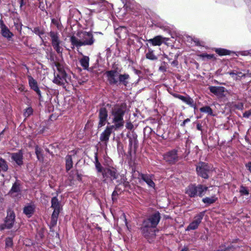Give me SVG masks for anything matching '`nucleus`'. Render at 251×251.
I'll list each match as a JSON object with an SVG mask.
<instances>
[{"label": "nucleus", "mask_w": 251, "mask_h": 251, "mask_svg": "<svg viewBox=\"0 0 251 251\" xmlns=\"http://www.w3.org/2000/svg\"><path fill=\"white\" fill-rule=\"evenodd\" d=\"M163 57H164V58H167V59H168V56H167L166 54H164L163 55Z\"/></svg>", "instance_id": "obj_53"}, {"label": "nucleus", "mask_w": 251, "mask_h": 251, "mask_svg": "<svg viewBox=\"0 0 251 251\" xmlns=\"http://www.w3.org/2000/svg\"><path fill=\"white\" fill-rule=\"evenodd\" d=\"M215 52L221 56L229 55L231 53V51L221 48L216 49Z\"/></svg>", "instance_id": "obj_31"}, {"label": "nucleus", "mask_w": 251, "mask_h": 251, "mask_svg": "<svg viewBox=\"0 0 251 251\" xmlns=\"http://www.w3.org/2000/svg\"><path fill=\"white\" fill-rule=\"evenodd\" d=\"M197 128H198L199 130H201V127H200V126H199V125H197Z\"/></svg>", "instance_id": "obj_54"}, {"label": "nucleus", "mask_w": 251, "mask_h": 251, "mask_svg": "<svg viewBox=\"0 0 251 251\" xmlns=\"http://www.w3.org/2000/svg\"><path fill=\"white\" fill-rule=\"evenodd\" d=\"M51 207L54 209L53 211L60 212V203L56 197H54L51 199Z\"/></svg>", "instance_id": "obj_23"}, {"label": "nucleus", "mask_w": 251, "mask_h": 251, "mask_svg": "<svg viewBox=\"0 0 251 251\" xmlns=\"http://www.w3.org/2000/svg\"><path fill=\"white\" fill-rule=\"evenodd\" d=\"M163 157L165 161L169 164H174L179 159L177 151L175 150L166 152L164 154Z\"/></svg>", "instance_id": "obj_8"}, {"label": "nucleus", "mask_w": 251, "mask_h": 251, "mask_svg": "<svg viewBox=\"0 0 251 251\" xmlns=\"http://www.w3.org/2000/svg\"><path fill=\"white\" fill-rule=\"evenodd\" d=\"M57 72L54 73L53 82L58 85L65 87L66 84L71 82V76H69L64 70L63 65L60 62H54Z\"/></svg>", "instance_id": "obj_4"}, {"label": "nucleus", "mask_w": 251, "mask_h": 251, "mask_svg": "<svg viewBox=\"0 0 251 251\" xmlns=\"http://www.w3.org/2000/svg\"><path fill=\"white\" fill-rule=\"evenodd\" d=\"M173 96L181 100L182 101L191 106H194V101L189 96H183L179 94H173Z\"/></svg>", "instance_id": "obj_17"}, {"label": "nucleus", "mask_w": 251, "mask_h": 251, "mask_svg": "<svg viewBox=\"0 0 251 251\" xmlns=\"http://www.w3.org/2000/svg\"><path fill=\"white\" fill-rule=\"evenodd\" d=\"M188 251L187 249L185 248V249H183L181 251Z\"/></svg>", "instance_id": "obj_55"}, {"label": "nucleus", "mask_w": 251, "mask_h": 251, "mask_svg": "<svg viewBox=\"0 0 251 251\" xmlns=\"http://www.w3.org/2000/svg\"><path fill=\"white\" fill-rule=\"evenodd\" d=\"M177 56L176 55V59L174 60L172 62V64L174 66H176L177 65V61L176 60Z\"/></svg>", "instance_id": "obj_49"}, {"label": "nucleus", "mask_w": 251, "mask_h": 251, "mask_svg": "<svg viewBox=\"0 0 251 251\" xmlns=\"http://www.w3.org/2000/svg\"><path fill=\"white\" fill-rule=\"evenodd\" d=\"M15 216L14 212L9 210L7 211V215L4 221V226L5 228H10L13 226L15 221Z\"/></svg>", "instance_id": "obj_13"}, {"label": "nucleus", "mask_w": 251, "mask_h": 251, "mask_svg": "<svg viewBox=\"0 0 251 251\" xmlns=\"http://www.w3.org/2000/svg\"><path fill=\"white\" fill-rule=\"evenodd\" d=\"M5 246L6 247L11 248L13 246V240L11 238L8 237L5 239Z\"/></svg>", "instance_id": "obj_39"}, {"label": "nucleus", "mask_w": 251, "mask_h": 251, "mask_svg": "<svg viewBox=\"0 0 251 251\" xmlns=\"http://www.w3.org/2000/svg\"><path fill=\"white\" fill-rule=\"evenodd\" d=\"M203 57H206L208 58L211 59L214 57L213 54H203L202 55Z\"/></svg>", "instance_id": "obj_46"}, {"label": "nucleus", "mask_w": 251, "mask_h": 251, "mask_svg": "<svg viewBox=\"0 0 251 251\" xmlns=\"http://www.w3.org/2000/svg\"><path fill=\"white\" fill-rule=\"evenodd\" d=\"M189 122H190V119H189L187 118V119H185V120L183 122L182 124H181V126H185V124H186L187 123Z\"/></svg>", "instance_id": "obj_48"}, {"label": "nucleus", "mask_w": 251, "mask_h": 251, "mask_svg": "<svg viewBox=\"0 0 251 251\" xmlns=\"http://www.w3.org/2000/svg\"><path fill=\"white\" fill-rule=\"evenodd\" d=\"M32 31L36 34L38 35L39 36H40L41 35H43L44 33V31L40 29L39 27L34 28Z\"/></svg>", "instance_id": "obj_40"}, {"label": "nucleus", "mask_w": 251, "mask_h": 251, "mask_svg": "<svg viewBox=\"0 0 251 251\" xmlns=\"http://www.w3.org/2000/svg\"><path fill=\"white\" fill-rule=\"evenodd\" d=\"M218 198L215 196V195H212L211 197H206L203 198L202 200V201L203 203L211 204L214 203L217 200Z\"/></svg>", "instance_id": "obj_27"}, {"label": "nucleus", "mask_w": 251, "mask_h": 251, "mask_svg": "<svg viewBox=\"0 0 251 251\" xmlns=\"http://www.w3.org/2000/svg\"><path fill=\"white\" fill-rule=\"evenodd\" d=\"M247 169L251 173V162H249L245 164Z\"/></svg>", "instance_id": "obj_44"}, {"label": "nucleus", "mask_w": 251, "mask_h": 251, "mask_svg": "<svg viewBox=\"0 0 251 251\" xmlns=\"http://www.w3.org/2000/svg\"><path fill=\"white\" fill-rule=\"evenodd\" d=\"M95 166L98 172L102 173L103 170H102V166L100 163L99 162L97 156H96Z\"/></svg>", "instance_id": "obj_37"}, {"label": "nucleus", "mask_w": 251, "mask_h": 251, "mask_svg": "<svg viewBox=\"0 0 251 251\" xmlns=\"http://www.w3.org/2000/svg\"><path fill=\"white\" fill-rule=\"evenodd\" d=\"M251 53V51L246 50L241 52L240 54L242 55L246 56L248 55Z\"/></svg>", "instance_id": "obj_45"}, {"label": "nucleus", "mask_w": 251, "mask_h": 251, "mask_svg": "<svg viewBox=\"0 0 251 251\" xmlns=\"http://www.w3.org/2000/svg\"><path fill=\"white\" fill-rule=\"evenodd\" d=\"M21 1H22V0H21Z\"/></svg>", "instance_id": "obj_57"}, {"label": "nucleus", "mask_w": 251, "mask_h": 251, "mask_svg": "<svg viewBox=\"0 0 251 251\" xmlns=\"http://www.w3.org/2000/svg\"><path fill=\"white\" fill-rule=\"evenodd\" d=\"M216 251H228V248H225L223 249H218Z\"/></svg>", "instance_id": "obj_51"}, {"label": "nucleus", "mask_w": 251, "mask_h": 251, "mask_svg": "<svg viewBox=\"0 0 251 251\" xmlns=\"http://www.w3.org/2000/svg\"><path fill=\"white\" fill-rule=\"evenodd\" d=\"M239 192L242 195H248L249 194L248 189L243 186L240 187Z\"/></svg>", "instance_id": "obj_38"}, {"label": "nucleus", "mask_w": 251, "mask_h": 251, "mask_svg": "<svg viewBox=\"0 0 251 251\" xmlns=\"http://www.w3.org/2000/svg\"><path fill=\"white\" fill-rule=\"evenodd\" d=\"M12 158L18 165L22 164L23 154L21 151L13 153Z\"/></svg>", "instance_id": "obj_26"}, {"label": "nucleus", "mask_w": 251, "mask_h": 251, "mask_svg": "<svg viewBox=\"0 0 251 251\" xmlns=\"http://www.w3.org/2000/svg\"><path fill=\"white\" fill-rule=\"evenodd\" d=\"M18 90L20 92H23L25 90V87L22 85H19V86H18Z\"/></svg>", "instance_id": "obj_47"}, {"label": "nucleus", "mask_w": 251, "mask_h": 251, "mask_svg": "<svg viewBox=\"0 0 251 251\" xmlns=\"http://www.w3.org/2000/svg\"><path fill=\"white\" fill-rule=\"evenodd\" d=\"M185 193L190 197H195L197 196L196 186L189 185L186 189Z\"/></svg>", "instance_id": "obj_22"}, {"label": "nucleus", "mask_w": 251, "mask_h": 251, "mask_svg": "<svg viewBox=\"0 0 251 251\" xmlns=\"http://www.w3.org/2000/svg\"><path fill=\"white\" fill-rule=\"evenodd\" d=\"M59 212H56V211L53 212L52 215H51V223H50L52 226H54L55 225H56L57 222Z\"/></svg>", "instance_id": "obj_32"}, {"label": "nucleus", "mask_w": 251, "mask_h": 251, "mask_svg": "<svg viewBox=\"0 0 251 251\" xmlns=\"http://www.w3.org/2000/svg\"><path fill=\"white\" fill-rule=\"evenodd\" d=\"M35 153L38 159L42 161L43 160V156L42 153V150L38 147H36L35 148Z\"/></svg>", "instance_id": "obj_34"}, {"label": "nucleus", "mask_w": 251, "mask_h": 251, "mask_svg": "<svg viewBox=\"0 0 251 251\" xmlns=\"http://www.w3.org/2000/svg\"><path fill=\"white\" fill-rule=\"evenodd\" d=\"M146 58L151 60H155L157 59V57L153 53V51L151 49L149 50V51L146 54Z\"/></svg>", "instance_id": "obj_33"}, {"label": "nucleus", "mask_w": 251, "mask_h": 251, "mask_svg": "<svg viewBox=\"0 0 251 251\" xmlns=\"http://www.w3.org/2000/svg\"><path fill=\"white\" fill-rule=\"evenodd\" d=\"M194 42L195 43H196L197 45H199V41L198 39H196V40H195Z\"/></svg>", "instance_id": "obj_52"}, {"label": "nucleus", "mask_w": 251, "mask_h": 251, "mask_svg": "<svg viewBox=\"0 0 251 251\" xmlns=\"http://www.w3.org/2000/svg\"><path fill=\"white\" fill-rule=\"evenodd\" d=\"M251 115V109L248 111H246L243 114V117L245 118H249Z\"/></svg>", "instance_id": "obj_43"}, {"label": "nucleus", "mask_w": 251, "mask_h": 251, "mask_svg": "<svg viewBox=\"0 0 251 251\" xmlns=\"http://www.w3.org/2000/svg\"><path fill=\"white\" fill-rule=\"evenodd\" d=\"M196 170L199 176L205 179L208 178V173L210 171V167L207 164L204 162L200 163L197 166Z\"/></svg>", "instance_id": "obj_6"}, {"label": "nucleus", "mask_w": 251, "mask_h": 251, "mask_svg": "<svg viewBox=\"0 0 251 251\" xmlns=\"http://www.w3.org/2000/svg\"><path fill=\"white\" fill-rule=\"evenodd\" d=\"M209 89L211 93L220 97L224 96V93L226 91L225 88L221 86H210Z\"/></svg>", "instance_id": "obj_16"}, {"label": "nucleus", "mask_w": 251, "mask_h": 251, "mask_svg": "<svg viewBox=\"0 0 251 251\" xmlns=\"http://www.w3.org/2000/svg\"><path fill=\"white\" fill-rule=\"evenodd\" d=\"M197 196L201 197H202L205 194L206 192L208 190V187L203 186L201 184L198 185L196 186Z\"/></svg>", "instance_id": "obj_21"}, {"label": "nucleus", "mask_w": 251, "mask_h": 251, "mask_svg": "<svg viewBox=\"0 0 251 251\" xmlns=\"http://www.w3.org/2000/svg\"><path fill=\"white\" fill-rule=\"evenodd\" d=\"M126 109V104L122 103L115 105L111 109V114L112 117V126L115 127L116 130L123 127L124 125V115Z\"/></svg>", "instance_id": "obj_2"}, {"label": "nucleus", "mask_w": 251, "mask_h": 251, "mask_svg": "<svg viewBox=\"0 0 251 251\" xmlns=\"http://www.w3.org/2000/svg\"><path fill=\"white\" fill-rule=\"evenodd\" d=\"M108 117V112L105 107H101L99 110L98 127L104 126L106 123Z\"/></svg>", "instance_id": "obj_11"}, {"label": "nucleus", "mask_w": 251, "mask_h": 251, "mask_svg": "<svg viewBox=\"0 0 251 251\" xmlns=\"http://www.w3.org/2000/svg\"><path fill=\"white\" fill-rule=\"evenodd\" d=\"M32 109L31 107H28L27 109H26L25 111V116L28 117L32 114Z\"/></svg>", "instance_id": "obj_41"}, {"label": "nucleus", "mask_w": 251, "mask_h": 251, "mask_svg": "<svg viewBox=\"0 0 251 251\" xmlns=\"http://www.w3.org/2000/svg\"><path fill=\"white\" fill-rule=\"evenodd\" d=\"M0 169L4 171H6L8 169L6 162L2 158H0Z\"/></svg>", "instance_id": "obj_35"}, {"label": "nucleus", "mask_w": 251, "mask_h": 251, "mask_svg": "<svg viewBox=\"0 0 251 251\" xmlns=\"http://www.w3.org/2000/svg\"><path fill=\"white\" fill-rule=\"evenodd\" d=\"M129 75L127 74H119L118 82L126 86L129 83Z\"/></svg>", "instance_id": "obj_20"}, {"label": "nucleus", "mask_w": 251, "mask_h": 251, "mask_svg": "<svg viewBox=\"0 0 251 251\" xmlns=\"http://www.w3.org/2000/svg\"><path fill=\"white\" fill-rule=\"evenodd\" d=\"M228 74L230 75L234 80H238L239 79L238 77L245 76V75L243 74L241 72H237L236 71L228 72Z\"/></svg>", "instance_id": "obj_28"}, {"label": "nucleus", "mask_w": 251, "mask_h": 251, "mask_svg": "<svg viewBox=\"0 0 251 251\" xmlns=\"http://www.w3.org/2000/svg\"><path fill=\"white\" fill-rule=\"evenodd\" d=\"M126 127L128 129L131 130L133 128V125L130 122H128L126 123Z\"/></svg>", "instance_id": "obj_42"}, {"label": "nucleus", "mask_w": 251, "mask_h": 251, "mask_svg": "<svg viewBox=\"0 0 251 251\" xmlns=\"http://www.w3.org/2000/svg\"><path fill=\"white\" fill-rule=\"evenodd\" d=\"M73 160L72 156L68 155L66 157V169L67 171H69L73 167Z\"/></svg>", "instance_id": "obj_29"}, {"label": "nucleus", "mask_w": 251, "mask_h": 251, "mask_svg": "<svg viewBox=\"0 0 251 251\" xmlns=\"http://www.w3.org/2000/svg\"><path fill=\"white\" fill-rule=\"evenodd\" d=\"M103 177L105 181L106 178L110 176L111 179H115L118 178V174L116 169L114 168H106L103 170L102 171Z\"/></svg>", "instance_id": "obj_10"}, {"label": "nucleus", "mask_w": 251, "mask_h": 251, "mask_svg": "<svg viewBox=\"0 0 251 251\" xmlns=\"http://www.w3.org/2000/svg\"><path fill=\"white\" fill-rule=\"evenodd\" d=\"M159 70L160 71H163V72H165L166 71V68L165 67V66H161L160 67H159Z\"/></svg>", "instance_id": "obj_50"}, {"label": "nucleus", "mask_w": 251, "mask_h": 251, "mask_svg": "<svg viewBox=\"0 0 251 251\" xmlns=\"http://www.w3.org/2000/svg\"><path fill=\"white\" fill-rule=\"evenodd\" d=\"M77 36H73L70 38L71 44L76 47L92 45L94 42L93 36L90 32H78Z\"/></svg>", "instance_id": "obj_3"}, {"label": "nucleus", "mask_w": 251, "mask_h": 251, "mask_svg": "<svg viewBox=\"0 0 251 251\" xmlns=\"http://www.w3.org/2000/svg\"><path fill=\"white\" fill-rule=\"evenodd\" d=\"M204 213L201 212L196 215L194 218V220L187 227L186 230H194L197 229L200 223L201 222L204 216Z\"/></svg>", "instance_id": "obj_9"}, {"label": "nucleus", "mask_w": 251, "mask_h": 251, "mask_svg": "<svg viewBox=\"0 0 251 251\" xmlns=\"http://www.w3.org/2000/svg\"><path fill=\"white\" fill-rule=\"evenodd\" d=\"M27 77L28 79L29 85L31 89L35 91L38 95V96L40 97H41V91L38 87L37 82L36 81V80L34 79L31 75H28Z\"/></svg>", "instance_id": "obj_15"}, {"label": "nucleus", "mask_w": 251, "mask_h": 251, "mask_svg": "<svg viewBox=\"0 0 251 251\" xmlns=\"http://www.w3.org/2000/svg\"><path fill=\"white\" fill-rule=\"evenodd\" d=\"M213 189H214V190H214V191H215V192H218V191H217V190H216V188H213L212 190H213Z\"/></svg>", "instance_id": "obj_56"}, {"label": "nucleus", "mask_w": 251, "mask_h": 251, "mask_svg": "<svg viewBox=\"0 0 251 251\" xmlns=\"http://www.w3.org/2000/svg\"><path fill=\"white\" fill-rule=\"evenodd\" d=\"M160 220V213L157 212L151 215L143 222L141 228L143 236L149 242H151L155 237V227Z\"/></svg>", "instance_id": "obj_1"}, {"label": "nucleus", "mask_w": 251, "mask_h": 251, "mask_svg": "<svg viewBox=\"0 0 251 251\" xmlns=\"http://www.w3.org/2000/svg\"><path fill=\"white\" fill-rule=\"evenodd\" d=\"M141 177L142 180H143L148 185V186L152 188H155V183L152 180V176L146 175V174H141Z\"/></svg>", "instance_id": "obj_19"}, {"label": "nucleus", "mask_w": 251, "mask_h": 251, "mask_svg": "<svg viewBox=\"0 0 251 251\" xmlns=\"http://www.w3.org/2000/svg\"><path fill=\"white\" fill-rule=\"evenodd\" d=\"M79 62L83 69L87 70L88 69L89 66V57L88 56L83 55Z\"/></svg>", "instance_id": "obj_25"}, {"label": "nucleus", "mask_w": 251, "mask_h": 251, "mask_svg": "<svg viewBox=\"0 0 251 251\" xmlns=\"http://www.w3.org/2000/svg\"><path fill=\"white\" fill-rule=\"evenodd\" d=\"M21 188L20 183L16 181L12 185L9 194L12 197L18 196L20 193Z\"/></svg>", "instance_id": "obj_18"}, {"label": "nucleus", "mask_w": 251, "mask_h": 251, "mask_svg": "<svg viewBox=\"0 0 251 251\" xmlns=\"http://www.w3.org/2000/svg\"><path fill=\"white\" fill-rule=\"evenodd\" d=\"M201 112L208 113L209 115H212L213 112L212 109L209 106H204L200 108Z\"/></svg>", "instance_id": "obj_36"}, {"label": "nucleus", "mask_w": 251, "mask_h": 251, "mask_svg": "<svg viewBox=\"0 0 251 251\" xmlns=\"http://www.w3.org/2000/svg\"><path fill=\"white\" fill-rule=\"evenodd\" d=\"M0 28L1 34L5 38H10L13 36V33L10 32L8 28L4 24L2 19L0 20Z\"/></svg>", "instance_id": "obj_14"}, {"label": "nucleus", "mask_w": 251, "mask_h": 251, "mask_svg": "<svg viewBox=\"0 0 251 251\" xmlns=\"http://www.w3.org/2000/svg\"><path fill=\"white\" fill-rule=\"evenodd\" d=\"M113 130H115L114 126L112 125L107 126L105 130L100 134V140L104 145L107 146V143L109 140V137Z\"/></svg>", "instance_id": "obj_7"}, {"label": "nucleus", "mask_w": 251, "mask_h": 251, "mask_svg": "<svg viewBox=\"0 0 251 251\" xmlns=\"http://www.w3.org/2000/svg\"><path fill=\"white\" fill-rule=\"evenodd\" d=\"M148 41L153 46H160L163 42V37L161 36H156L152 39H150Z\"/></svg>", "instance_id": "obj_24"}, {"label": "nucleus", "mask_w": 251, "mask_h": 251, "mask_svg": "<svg viewBox=\"0 0 251 251\" xmlns=\"http://www.w3.org/2000/svg\"><path fill=\"white\" fill-rule=\"evenodd\" d=\"M49 34L51 38V45L53 49L57 53H61L63 49L60 46L62 42L59 39V33L57 32L51 31Z\"/></svg>", "instance_id": "obj_5"}, {"label": "nucleus", "mask_w": 251, "mask_h": 251, "mask_svg": "<svg viewBox=\"0 0 251 251\" xmlns=\"http://www.w3.org/2000/svg\"><path fill=\"white\" fill-rule=\"evenodd\" d=\"M119 73L117 71L111 70L106 72L107 80L111 85H116L118 83Z\"/></svg>", "instance_id": "obj_12"}, {"label": "nucleus", "mask_w": 251, "mask_h": 251, "mask_svg": "<svg viewBox=\"0 0 251 251\" xmlns=\"http://www.w3.org/2000/svg\"><path fill=\"white\" fill-rule=\"evenodd\" d=\"M34 209V208L32 205H27L24 209V213L28 217H30L33 213Z\"/></svg>", "instance_id": "obj_30"}]
</instances>
